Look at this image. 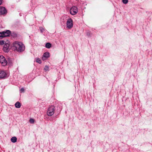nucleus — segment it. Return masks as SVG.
Returning a JSON list of instances; mask_svg holds the SVG:
<instances>
[{"label": "nucleus", "mask_w": 152, "mask_h": 152, "mask_svg": "<svg viewBox=\"0 0 152 152\" xmlns=\"http://www.w3.org/2000/svg\"><path fill=\"white\" fill-rule=\"evenodd\" d=\"M17 138L15 137H12L11 139V142H12L15 143L16 142Z\"/></svg>", "instance_id": "f8f14e48"}, {"label": "nucleus", "mask_w": 152, "mask_h": 152, "mask_svg": "<svg viewBox=\"0 0 152 152\" xmlns=\"http://www.w3.org/2000/svg\"><path fill=\"white\" fill-rule=\"evenodd\" d=\"M24 91V89L23 88H22L20 89V91L22 92H23Z\"/></svg>", "instance_id": "aec40b11"}, {"label": "nucleus", "mask_w": 152, "mask_h": 152, "mask_svg": "<svg viewBox=\"0 0 152 152\" xmlns=\"http://www.w3.org/2000/svg\"><path fill=\"white\" fill-rule=\"evenodd\" d=\"M67 27L69 29H71L73 27V20L71 18L67 20L66 21Z\"/></svg>", "instance_id": "39448f33"}, {"label": "nucleus", "mask_w": 152, "mask_h": 152, "mask_svg": "<svg viewBox=\"0 0 152 152\" xmlns=\"http://www.w3.org/2000/svg\"><path fill=\"white\" fill-rule=\"evenodd\" d=\"M49 56H49V53L48 52H45L43 54V57H42V59L44 60V58H47L49 57Z\"/></svg>", "instance_id": "9d476101"}, {"label": "nucleus", "mask_w": 152, "mask_h": 152, "mask_svg": "<svg viewBox=\"0 0 152 152\" xmlns=\"http://www.w3.org/2000/svg\"><path fill=\"white\" fill-rule=\"evenodd\" d=\"M7 13L5 8L3 7H0V15H5Z\"/></svg>", "instance_id": "0eeeda50"}, {"label": "nucleus", "mask_w": 152, "mask_h": 152, "mask_svg": "<svg viewBox=\"0 0 152 152\" xmlns=\"http://www.w3.org/2000/svg\"><path fill=\"white\" fill-rule=\"evenodd\" d=\"M2 3V0H0V5Z\"/></svg>", "instance_id": "412c9836"}, {"label": "nucleus", "mask_w": 152, "mask_h": 152, "mask_svg": "<svg viewBox=\"0 0 152 152\" xmlns=\"http://www.w3.org/2000/svg\"><path fill=\"white\" fill-rule=\"evenodd\" d=\"M12 49L14 50L20 52L24 50L25 46L21 42L16 41L13 43Z\"/></svg>", "instance_id": "f257e3e1"}, {"label": "nucleus", "mask_w": 152, "mask_h": 152, "mask_svg": "<svg viewBox=\"0 0 152 152\" xmlns=\"http://www.w3.org/2000/svg\"><path fill=\"white\" fill-rule=\"evenodd\" d=\"M51 46V44L49 42L47 43L45 45V47L48 48H50Z\"/></svg>", "instance_id": "ddd939ff"}, {"label": "nucleus", "mask_w": 152, "mask_h": 152, "mask_svg": "<svg viewBox=\"0 0 152 152\" xmlns=\"http://www.w3.org/2000/svg\"><path fill=\"white\" fill-rule=\"evenodd\" d=\"M49 67L48 66H46L44 68V69L45 71H47L49 70Z\"/></svg>", "instance_id": "4468645a"}, {"label": "nucleus", "mask_w": 152, "mask_h": 152, "mask_svg": "<svg viewBox=\"0 0 152 152\" xmlns=\"http://www.w3.org/2000/svg\"><path fill=\"white\" fill-rule=\"evenodd\" d=\"M4 42L3 41H0V45H3L4 44Z\"/></svg>", "instance_id": "6ab92c4d"}, {"label": "nucleus", "mask_w": 152, "mask_h": 152, "mask_svg": "<svg viewBox=\"0 0 152 152\" xmlns=\"http://www.w3.org/2000/svg\"><path fill=\"white\" fill-rule=\"evenodd\" d=\"M9 47L10 45L9 44L7 43L5 44L4 45V47L3 48V50L5 52H8L9 50Z\"/></svg>", "instance_id": "1a4fd4ad"}, {"label": "nucleus", "mask_w": 152, "mask_h": 152, "mask_svg": "<svg viewBox=\"0 0 152 152\" xmlns=\"http://www.w3.org/2000/svg\"><path fill=\"white\" fill-rule=\"evenodd\" d=\"M78 9L77 7L73 6L70 10V13L72 15H76L78 12Z\"/></svg>", "instance_id": "20e7f679"}, {"label": "nucleus", "mask_w": 152, "mask_h": 152, "mask_svg": "<svg viewBox=\"0 0 152 152\" xmlns=\"http://www.w3.org/2000/svg\"><path fill=\"white\" fill-rule=\"evenodd\" d=\"M11 34V31L9 30H6L0 32V37L1 38L6 37H8Z\"/></svg>", "instance_id": "f03ea898"}, {"label": "nucleus", "mask_w": 152, "mask_h": 152, "mask_svg": "<svg viewBox=\"0 0 152 152\" xmlns=\"http://www.w3.org/2000/svg\"><path fill=\"white\" fill-rule=\"evenodd\" d=\"M54 111L55 107L53 106L50 107L48 110V115L49 116L52 115L54 113Z\"/></svg>", "instance_id": "7ed1b4c3"}, {"label": "nucleus", "mask_w": 152, "mask_h": 152, "mask_svg": "<svg viewBox=\"0 0 152 152\" xmlns=\"http://www.w3.org/2000/svg\"><path fill=\"white\" fill-rule=\"evenodd\" d=\"M0 62L3 66H6L7 63L5 58L3 56H0Z\"/></svg>", "instance_id": "423d86ee"}, {"label": "nucleus", "mask_w": 152, "mask_h": 152, "mask_svg": "<svg viewBox=\"0 0 152 152\" xmlns=\"http://www.w3.org/2000/svg\"><path fill=\"white\" fill-rule=\"evenodd\" d=\"M39 29L41 31V32L42 33L45 30V29L42 27H40L39 28Z\"/></svg>", "instance_id": "a211bd4d"}, {"label": "nucleus", "mask_w": 152, "mask_h": 152, "mask_svg": "<svg viewBox=\"0 0 152 152\" xmlns=\"http://www.w3.org/2000/svg\"><path fill=\"white\" fill-rule=\"evenodd\" d=\"M29 122L31 124H33L34 122V120L33 118H30L29 120Z\"/></svg>", "instance_id": "2eb2a0df"}, {"label": "nucleus", "mask_w": 152, "mask_h": 152, "mask_svg": "<svg viewBox=\"0 0 152 152\" xmlns=\"http://www.w3.org/2000/svg\"><path fill=\"white\" fill-rule=\"evenodd\" d=\"M21 104L20 102H17L15 104V107L17 108H20L21 106Z\"/></svg>", "instance_id": "9b49d317"}, {"label": "nucleus", "mask_w": 152, "mask_h": 152, "mask_svg": "<svg viewBox=\"0 0 152 152\" xmlns=\"http://www.w3.org/2000/svg\"><path fill=\"white\" fill-rule=\"evenodd\" d=\"M128 0H122V2L124 4H126L128 2Z\"/></svg>", "instance_id": "f3484780"}, {"label": "nucleus", "mask_w": 152, "mask_h": 152, "mask_svg": "<svg viewBox=\"0 0 152 152\" xmlns=\"http://www.w3.org/2000/svg\"><path fill=\"white\" fill-rule=\"evenodd\" d=\"M36 61L37 62L39 63H41V61L40 59L39 58H37L36 59Z\"/></svg>", "instance_id": "dca6fc26"}, {"label": "nucleus", "mask_w": 152, "mask_h": 152, "mask_svg": "<svg viewBox=\"0 0 152 152\" xmlns=\"http://www.w3.org/2000/svg\"><path fill=\"white\" fill-rule=\"evenodd\" d=\"M7 73L4 70L0 71V78H3L6 77L7 76Z\"/></svg>", "instance_id": "6e6552de"}]
</instances>
